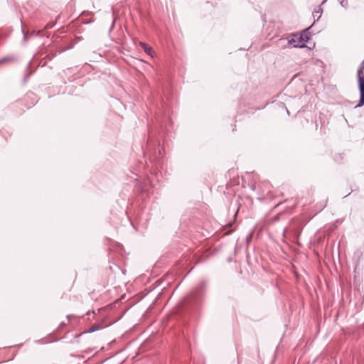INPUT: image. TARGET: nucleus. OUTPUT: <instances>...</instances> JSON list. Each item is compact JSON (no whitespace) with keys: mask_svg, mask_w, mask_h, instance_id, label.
<instances>
[{"mask_svg":"<svg viewBox=\"0 0 364 364\" xmlns=\"http://www.w3.org/2000/svg\"><path fill=\"white\" fill-rule=\"evenodd\" d=\"M358 77L360 97L359 103L355 106V107H359L364 105V74L362 69L358 70Z\"/></svg>","mask_w":364,"mask_h":364,"instance_id":"obj_1","label":"nucleus"},{"mask_svg":"<svg viewBox=\"0 0 364 364\" xmlns=\"http://www.w3.org/2000/svg\"><path fill=\"white\" fill-rule=\"evenodd\" d=\"M288 43L292 45L294 48H304V41L302 37H299L297 35H292L291 38L288 40Z\"/></svg>","mask_w":364,"mask_h":364,"instance_id":"obj_2","label":"nucleus"},{"mask_svg":"<svg viewBox=\"0 0 364 364\" xmlns=\"http://www.w3.org/2000/svg\"><path fill=\"white\" fill-rule=\"evenodd\" d=\"M139 44L144 48L146 53L151 56H153L154 51L151 47L149 46L147 44L143 42H140Z\"/></svg>","mask_w":364,"mask_h":364,"instance_id":"obj_3","label":"nucleus"},{"mask_svg":"<svg viewBox=\"0 0 364 364\" xmlns=\"http://www.w3.org/2000/svg\"><path fill=\"white\" fill-rule=\"evenodd\" d=\"M299 37H302V41H304V46L305 47V43L308 41L309 37L306 33H301Z\"/></svg>","mask_w":364,"mask_h":364,"instance_id":"obj_4","label":"nucleus"},{"mask_svg":"<svg viewBox=\"0 0 364 364\" xmlns=\"http://www.w3.org/2000/svg\"><path fill=\"white\" fill-rule=\"evenodd\" d=\"M99 328H100V327H99V325H96V324H95V325H93V326H92L90 327V328L87 331V332H89V333L94 332V331H95L98 330V329H99Z\"/></svg>","mask_w":364,"mask_h":364,"instance_id":"obj_5","label":"nucleus"},{"mask_svg":"<svg viewBox=\"0 0 364 364\" xmlns=\"http://www.w3.org/2000/svg\"><path fill=\"white\" fill-rule=\"evenodd\" d=\"M315 14H318V18L317 20H318V18L321 17V14L322 13V9L321 8V6H318L314 11Z\"/></svg>","mask_w":364,"mask_h":364,"instance_id":"obj_6","label":"nucleus"},{"mask_svg":"<svg viewBox=\"0 0 364 364\" xmlns=\"http://www.w3.org/2000/svg\"><path fill=\"white\" fill-rule=\"evenodd\" d=\"M52 26H53V25H52V24L48 23V24L46 26V27H45V28H51Z\"/></svg>","mask_w":364,"mask_h":364,"instance_id":"obj_7","label":"nucleus"}]
</instances>
